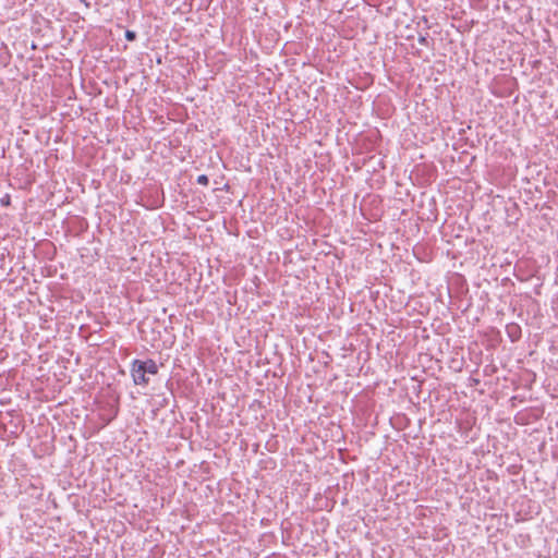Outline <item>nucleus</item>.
Instances as JSON below:
<instances>
[{"instance_id": "f257e3e1", "label": "nucleus", "mask_w": 558, "mask_h": 558, "mask_svg": "<svg viewBox=\"0 0 558 558\" xmlns=\"http://www.w3.org/2000/svg\"><path fill=\"white\" fill-rule=\"evenodd\" d=\"M131 375L135 385H147L149 379L146 377L147 373L140 360H134L132 363Z\"/></svg>"}, {"instance_id": "f03ea898", "label": "nucleus", "mask_w": 558, "mask_h": 558, "mask_svg": "<svg viewBox=\"0 0 558 558\" xmlns=\"http://www.w3.org/2000/svg\"><path fill=\"white\" fill-rule=\"evenodd\" d=\"M248 412L253 413V418L255 421H258L259 418H264L265 415V409L259 401H254L250 404Z\"/></svg>"}, {"instance_id": "7ed1b4c3", "label": "nucleus", "mask_w": 558, "mask_h": 558, "mask_svg": "<svg viewBox=\"0 0 558 558\" xmlns=\"http://www.w3.org/2000/svg\"><path fill=\"white\" fill-rule=\"evenodd\" d=\"M141 364L144 366L147 374L156 375L158 373V366L155 361H153V360L141 361Z\"/></svg>"}, {"instance_id": "20e7f679", "label": "nucleus", "mask_w": 558, "mask_h": 558, "mask_svg": "<svg viewBox=\"0 0 558 558\" xmlns=\"http://www.w3.org/2000/svg\"><path fill=\"white\" fill-rule=\"evenodd\" d=\"M507 332L512 341H515L521 336V328L517 324H510L507 326Z\"/></svg>"}, {"instance_id": "39448f33", "label": "nucleus", "mask_w": 558, "mask_h": 558, "mask_svg": "<svg viewBox=\"0 0 558 558\" xmlns=\"http://www.w3.org/2000/svg\"><path fill=\"white\" fill-rule=\"evenodd\" d=\"M196 181L198 184H202V185H207L209 182L208 177L205 174L198 175Z\"/></svg>"}, {"instance_id": "423d86ee", "label": "nucleus", "mask_w": 558, "mask_h": 558, "mask_svg": "<svg viewBox=\"0 0 558 558\" xmlns=\"http://www.w3.org/2000/svg\"><path fill=\"white\" fill-rule=\"evenodd\" d=\"M418 43H420L421 45H423V46H427V44H428V41H427V37H426V36H424V35H421V36L418 37Z\"/></svg>"}, {"instance_id": "0eeeda50", "label": "nucleus", "mask_w": 558, "mask_h": 558, "mask_svg": "<svg viewBox=\"0 0 558 558\" xmlns=\"http://www.w3.org/2000/svg\"><path fill=\"white\" fill-rule=\"evenodd\" d=\"M125 37L129 39V40H133L135 38V34L131 31H128L126 34H125Z\"/></svg>"}]
</instances>
